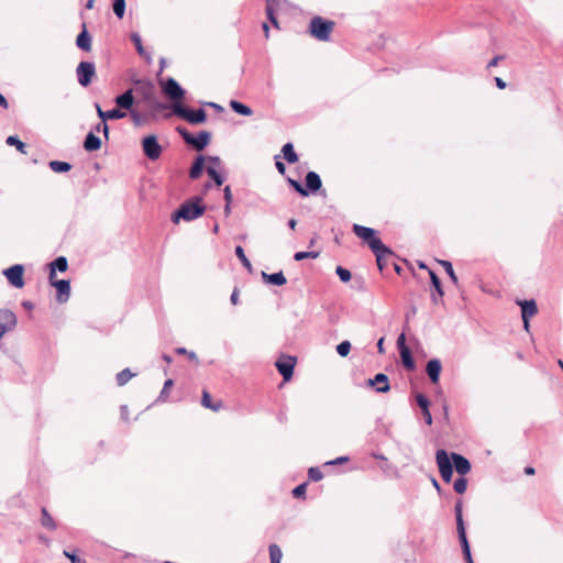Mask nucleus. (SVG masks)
<instances>
[{
  "label": "nucleus",
  "instance_id": "10",
  "mask_svg": "<svg viewBox=\"0 0 563 563\" xmlns=\"http://www.w3.org/2000/svg\"><path fill=\"white\" fill-rule=\"evenodd\" d=\"M24 267L21 264H15L3 271V275L7 277L9 283L15 288H22L24 286L23 280Z\"/></svg>",
  "mask_w": 563,
  "mask_h": 563
},
{
  "label": "nucleus",
  "instance_id": "6",
  "mask_svg": "<svg viewBox=\"0 0 563 563\" xmlns=\"http://www.w3.org/2000/svg\"><path fill=\"white\" fill-rule=\"evenodd\" d=\"M142 148L144 155L151 159L156 161L161 157L163 148L159 145L155 135H147L142 140Z\"/></svg>",
  "mask_w": 563,
  "mask_h": 563
},
{
  "label": "nucleus",
  "instance_id": "52",
  "mask_svg": "<svg viewBox=\"0 0 563 563\" xmlns=\"http://www.w3.org/2000/svg\"><path fill=\"white\" fill-rule=\"evenodd\" d=\"M175 352L177 354H181V355H185V356H188L189 360L194 361V362H198V357H197V354L195 352H189L187 351L185 347H177L175 350Z\"/></svg>",
  "mask_w": 563,
  "mask_h": 563
},
{
  "label": "nucleus",
  "instance_id": "47",
  "mask_svg": "<svg viewBox=\"0 0 563 563\" xmlns=\"http://www.w3.org/2000/svg\"><path fill=\"white\" fill-rule=\"evenodd\" d=\"M336 275L343 283H347L351 280V272L342 266H338L335 269Z\"/></svg>",
  "mask_w": 563,
  "mask_h": 563
},
{
  "label": "nucleus",
  "instance_id": "3",
  "mask_svg": "<svg viewBox=\"0 0 563 563\" xmlns=\"http://www.w3.org/2000/svg\"><path fill=\"white\" fill-rule=\"evenodd\" d=\"M334 22L314 16L310 21L309 30L313 37L319 41H329L330 34L333 31Z\"/></svg>",
  "mask_w": 563,
  "mask_h": 563
},
{
  "label": "nucleus",
  "instance_id": "5",
  "mask_svg": "<svg viewBox=\"0 0 563 563\" xmlns=\"http://www.w3.org/2000/svg\"><path fill=\"white\" fill-rule=\"evenodd\" d=\"M435 460L442 479L445 483L451 482L453 475V465L446 451L442 449L438 450L435 453Z\"/></svg>",
  "mask_w": 563,
  "mask_h": 563
},
{
  "label": "nucleus",
  "instance_id": "42",
  "mask_svg": "<svg viewBox=\"0 0 563 563\" xmlns=\"http://www.w3.org/2000/svg\"><path fill=\"white\" fill-rule=\"evenodd\" d=\"M113 12L119 19H122L125 13V0H114Z\"/></svg>",
  "mask_w": 563,
  "mask_h": 563
},
{
  "label": "nucleus",
  "instance_id": "62",
  "mask_svg": "<svg viewBox=\"0 0 563 563\" xmlns=\"http://www.w3.org/2000/svg\"><path fill=\"white\" fill-rule=\"evenodd\" d=\"M230 300H231V303L234 306L239 303V290L238 289L233 290V292L231 294Z\"/></svg>",
  "mask_w": 563,
  "mask_h": 563
},
{
  "label": "nucleus",
  "instance_id": "25",
  "mask_svg": "<svg viewBox=\"0 0 563 563\" xmlns=\"http://www.w3.org/2000/svg\"><path fill=\"white\" fill-rule=\"evenodd\" d=\"M429 275H430L431 284L437 291V295H432L431 298L434 303H438L444 294L442 286H441V282H440V278L437 276V274L433 271H429Z\"/></svg>",
  "mask_w": 563,
  "mask_h": 563
},
{
  "label": "nucleus",
  "instance_id": "30",
  "mask_svg": "<svg viewBox=\"0 0 563 563\" xmlns=\"http://www.w3.org/2000/svg\"><path fill=\"white\" fill-rule=\"evenodd\" d=\"M282 153L284 155V158L289 163V164H295L298 162V156L294 150V146L291 143H286L283 148H282Z\"/></svg>",
  "mask_w": 563,
  "mask_h": 563
},
{
  "label": "nucleus",
  "instance_id": "57",
  "mask_svg": "<svg viewBox=\"0 0 563 563\" xmlns=\"http://www.w3.org/2000/svg\"><path fill=\"white\" fill-rule=\"evenodd\" d=\"M173 385H174L173 379H167V380L164 383V386H163V389H162V391H161V396H159V397H161V398H164V397L167 395V393H168L169 388H170Z\"/></svg>",
  "mask_w": 563,
  "mask_h": 563
},
{
  "label": "nucleus",
  "instance_id": "56",
  "mask_svg": "<svg viewBox=\"0 0 563 563\" xmlns=\"http://www.w3.org/2000/svg\"><path fill=\"white\" fill-rule=\"evenodd\" d=\"M209 165L208 166H216L217 169H220L222 166V162L220 157L218 156H210L208 157Z\"/></svg>",
  "mask_w": 563,
  "mask_h": 563
},
{
  "label": "nucleus",
  "instance_id": "12",
  "mask_svg": "<svg viewBox=\"0 0 563 563\" xmlns=\"http://www.w3.org/2000/svg\"><path fill=\"white\" fill-rule=\"evenodd\" d=\"M49 282L57 289V301L66 302L70 296V282L66 279L55 280L54 278Z\"/></svg>",
  "mask_w": 563,
  "mask_h": 563
},
{
  "label": "nucleus",
  "instance_id": "50",
  "mask_svg": "<svg viewBox=\"0 0 563 563\" xmlns=\"http://www.w3.org/2000/svg\"><path fill=\"white\" fill-rule=\"evenodd\" d=\"M289 183L294 187V189L301 196L307 197L309 195L308 190L305 187H302L301 184L298 183L297 180L289 179Z\"/></svg>",
  "mask_w": 563,
  "mask_h": 563
},
{
  "label": "nucleus",
  "instance_id": "40",
  "mask_svg": "<svg viewBox=\"0 0 563 563\" xmlns=\"http://www.w3.org/2000/svg\"><path fill=\"white\" fill-rule=\"evenodd\" d=\"M235 255H236V256H238V258L241 261L242 265H243L246 269L251 271V268H252V264H251V262L249 261V258L246 257V255H245L244 250H243V247H242V246H240V245H239V246H236V247H235Z\"/></svg>",
  "mask_w": 563,
  "mask_h": 563
},
{
  "label": "nucleus",
  "instance_id": "29",
  "mask_svg": "<svg viewBox=\"0 0 563 563\" xmlns=\"http://www.w3.org/2000/svg\"><path fill=\"white\" fill-rule=\"evenodd\" d=\"M203 164H205V157L202 155L198 156L195 159V162L190 168V172H189L190 178L197 179L201 175L202 169H203Z\"/></svg>",
  "mask_w": 563,
  "mask_h": 563
},
{
  "label": "nucleus",
  "instance_id": "59",
  "mask_svg": "<svg viewBox=\"0 0 563 563\" xmlns=\"http://www.w3.org/2000/svg\"><path fill=\"white\" fill-rule=\"evenodd\" d=\"M349 461V457L347 456H340V457H336L335 460L333 461H329L325 463V465H336V464H342V463H345Z\"/></svg>",
  "mask_w": 563,
  "mask_h": 563
},
{
  "label": "nucleus",
  "instance_id": "61",
  "mask_svg": "<svg viewBox=\"0 0 563 563\" xmlns=\"http://www.w3.org/2000/svg\"><path fill=\"white\" fill-rule=\"evenodd\" d=\"M405 342H406L405 333H401L397 339V346H398L399 351H401L404 347H407Z\"/></svg>",
  "mask_w": 563,
  "mask_h": 563
},
{
  "label": "nucleus",
  "instance_id": "21",
  "mask_svg": "<svg viewBox=\"0 0 563 563\" xmlns=\"http://www.w3.org/2000/svg\"><path fill=\"white\" fill-rule=\"evenodd\" d=\"M51 271H49V280H52L55 277L56 271L58 272H65L68 268L67 258L65 256H58L56 260H54L49 264Z\"/></svg>",
  "mask_w": 563,
  "mask_h": 563
},
{
  "label": "nucleus",
  "instance_id": "23",
  "mask_svg": "<svg viewBox=\"0 0 563 563\" xmlns=\"http://www.w3.org/2000/svg\"><path fill=\"white\" fill-rule=\"evenodd\" d=\"M305 180L307 190L317 191L322 186L321 178L316 172H308Z\"/></svg>",
  "mask_w": 563,
  "mask_h": 563
},
{
  "label": "nucleus",
  "instance_id": "31",
  "mask_svg": "<svg viewBox=\"0 0 563 563\" xmlns=\"http://www.w3.org/2000/svg\"><path fill=\"white\" fill-rule=\"evenodd\" d=\"M399 353H400L404 366L406 368H408V369H413L415 368V362H413V358L411 356L410 350L408 347H404L401 351H399Z\"/></svg>",
  "mask_w": 563,
  "mask_h": 563
},
{
  "label": "nucleus",
  "instance_id": "34",
  "mask_svg": "<svg viewBox=\"0 0 563 563\" xmlns=\"http://www.w3.org/2000/svg\"><path fill=\"white\" fill-rule=\"evenodd\" d=\"M459 540L461 542L462 551H463V554H464V558H465L466 562L467 563H474V561L472 559V555H471L470 543L467 541L466 534L459 536Z\"/></svg>",
  "mask_w": 563,
  "mask_h": 563
},
{
  "label": "nucleus",
  "instance_id": "64",
  "mask_svg": "<svg viewBox=\"0 0 563 563\" xmlns=\"http://www.w3.org/2000/svg\"><path fill=\"white\" fill-rule=\"evenodd\" d=\"M495 81H496V85H497V87H498L499 89H504V88L506 87V82H505L501 78L496 77V78H495Z\"/></svg>",
  "mask_w": 563,
  "mask_h": 563
},
{
  "label": "nucleus",
  "instance_id": "13",
  "mask_svg": "<svg viewBox=\"0 0 563 563\" xmlns=\"http://www.w3.org/2000/svg\"><path fill=\"white\" fill-rule=\"evenodd\" d=\"M367 385L375 388L377 393H387L390 389L388 376L383 373H378L374 378H369Z\"/></svg>",
  "mask_w": 563,
  "mask_h": 563
},
{
  "label": "nucleus",
  "instance_id": "45",
  "mask_svg": "<svg viewBox=\"0 0 563 563\" xmlns=\"http://www.w3.org/2000/svg\"><path fill=\"white\" fill-rule=\"evenodd\" d=\"M351 351V343L350 341H342L336 345V352L340 356L345 357L349 355Z\"/></svg>",
  "mask_w": 563,
  "mask_h": 563
},
{
  "label": "nucleus",
  "instance_id": "37",
  "mask_svg": "<svg viewBox=\"0 0 563 563\" xmlns=\"http://www.w3.org/2000/svg\"><path fill=\"white\" fill-rule=\"evenodd\" d=\"M283 558V552L277 544L269 545V559L271 563H280Z\"/></svg>",
  "mask_w": 563,
  "mask_h": 563
},
{
  "label": "nucleus",
  "instance_id": "19",
  "mask_svg": "<svg viewBox=\"0 0 563 563\" xmlns=\"http://www.w3.org/2000/svg\"><path fill=\"white\" fill-rule=\"evenodd\" d=\"M521 307L522 319H530L538 312V307L534 300L518 301Z\"/></svg>",
  "mask_w": 563,
  "mask_h": 563
},
{
  "label": "nucleus",
  "instance_id": "49",
  "mask_svg": "<svg viewBox=\"0 0 563 563\" xmlns=\"http://www.w3.org/2000/svg\"><path fill=\"white\" fill-rule=\"evenodd\" d=\"M177 132L181 135V137L184 139V141L187 144H189V145L191 144V141L194 140V135L191 133H189L186 128L178 126Z\"/></svg>",
  "mask_w": 563,
  "mask_h": 563
},
{
  "label": "nucleus",
  "instance_id": "43",
  "mask_svg": "<svg viewBox=\"0 0 563 563\" xmlns=\"http://www.w3.org/2000/svg\"><path fill=\"white\" fill-rule=\"evenodd\" d=\"M320 255V252H317V251H309V252H297L295 253L294 255V258L295 261H302V260H306V258H318Z\"/></svg>",
  "mask_w": 563,
  "mask_h": 563
},
{
  "label": "nucleus",
  "instance_id": "26",
  "mask_svg": "<svg viewBox=\"0 0 563 563\" xmlns=\"http://www.w3.org/2000/svg\"><path fill=\"white\" fill-rule=\"evenodd\" d=\"M454 511H455V519H456L457 536H464V534H466V531H465V526H464V521H463L462 503L461 501L456 503V505L454 507Z\"/></svg>",
  "mask_w": 563,
  "mask_h": 563
},
{
  "label": "nucleus",
  "instance_id": "48",
  "mask_svg": "<svg viewBox=\"0 0 563 563\" xmlns=\"http://www.w3.org/2000/svg\"><path fill=\"white\" fill-rule=\"evenodd\" d=\"M309 478L313 482H319L323 478V474L319 467H310L308 471Z\"/></svg>",
  "mask_w": 563,
  "mask_h": 563
},
{
  "label": "nucleus",
  "instance_id": "58",
  "mask_svg": "<svg viewBox=\"0 0 563 563\" xmlns=\"http://www.w3.org/2000/svg\"><path fill=\"white\" fill-rule=\"evenodd\" d=\"M223 197H224V201L228 202V205L232 203V191H231L230 186L224 187Z\"/></svg>",
  "mask_w": 563,
  "mask_h": 563
},
{
  "label": "nucleus",
  "instance_id": "63",
  "mask_svg": "<svg viewBox=\"0 0 563 563\" xmlns=\"http://www.w3.org/2000/svg\"><path fill=\"white\" fill-rule=\"evenodd\" d=\"M95 108L97 111L98 117L101 119V121H104L106 111H103L99 103H95Z\"/></svg>",
  "mask_w": 563,
  "mask_h": 563
},
{
  "label": "nucleus",
  "instance_id": "54",
  "mask_svg": "<svg viewBox=\"0 0 563 563\" xmlns=\"http://www.w3.org/2000/svg\"><path fill=\"white\" fill-rule=\"evenodd\" d=\"M95 131L102 132L106 139L109 137V126L106 121H101L100 123H98L95 128Z\"/></svg>",
  "mask_w": 563,
  "mask_h": 563
},
{
  "label": "nucleus",
  "instance_id": "7",
  "mask_svg": "<svg viewBox=\"0 0 563 563\" xmlns=\"http://www.w3.org/2000/svg\"><path fill=\"white\" fill-rule=\"evenodd\" d=\"M76 75L78 82L82 87L89 86L96 75L95 64L91 62H80L76 68Z\"/></svg>",
  "mask_w": 563,
  "mask_h": 563
},
{
  "label": "nucleus",
  "instance_id": "46",
  "mask_svg": "<svg viewBox=\"0 0 563 563\" xmlns=\"http://www.w3.org/2000/svg\"><path fill=\"white\" fill-rule=\"evenodd\" d=\"M453 487L457 494H464L467 488V481L464 477H459L455 479Z\"/></svg>",
  "mask_w": 563,
  "mask_h": 563
},
{
  "label": "nucleus",
  "instance_id": "22",
  "mask_svg": "<svg viewBox=\"0 0 563 563\" xmlns=\"http://www.w3.org/2000/svg\"><path fill=\"white\" fill-rule=\"evenodd\" d=\"M101 147V140L93 132H89L84 141V148L87 152H95Z\"/></svg>",
  "mask_w": 563,
  "mask_h": 563
},
{
  "label": "nucleus",
  "instance_id": "11",
  "mask_svg": "<svg viewBox=\"0 0 563 563\" xmlns=\"http://www.w3.org/2000/svg\"><path fill=\"white\" fill-rule=\"evenodd\" d=\"M164 93L172 100H180L185 96V90L180 87V85L174 79L168 78L162 86Z\"/></svg>",
  "mask_w": 563,
  "mask_h": 563
},
{
  "label": "nucleus",
  "instance_id": "20",
  "mask_svg": "<svg viewBox=\"0 0 563 563\" xmlns=\"http://www.w3.org/2000/svg\"><path fill=\"white\" fill-rule=\"evenodd\" d=\"M211 134L208 131H201L197 134V136H194L190 145L197 151H201L209 144Z\"/></svg>",
  "mask_w": 563,
  "mask_h": 563
},
{
  "label": "nucleus",
  "instance_id": "33",
  "mask_svg": "<svg viewBox=\"0 0 563 563\" xmlns=\"http://www.w3.org/2000/svg\"><path fill=\"white\" fill-rule=\"evenodd\" d=\"M41 523L44 528L48 530H55L56 528L55 521L46 508L42 509Z\"/></svg>",
  "mask_w": 563,
  "mask_h": 563
},
{
  "label": "nucleus",
  "instance_id": "41",
  "mask_svg": "<svg viewBox=\"0 0 563 563\" xmlns=\"http://www.w3.org/2000/svg\"><path fill=\"white\" fill-rule=\"evenodd\" d=\"M134 375L131 373L129 368H125L118 373L117 383L119 386L125 385Z\"/></svg>",
  "mask_w": 563,
  "mask_h": 563
},
{
  "label": "nucleus",
  "instance_id": "2",
  "mask_svg": "<svg viewBox=\"0 0 563 563\" xmlns=\"http://www.w3.org/2000/svg\"><path fill=\"white\" fill-rule=\"evenodd\" d=\"M353 232L368 244L376 257L379 258L382 253L387 251V246L380 241V239L375 236L374 229L361 224H354Z\"/></svg>",
  "mask_w": 563,
  "mask_h": 563
},
{
  "label": "nucleus",
  "instance_id": "39",
  "mask_svg": "<svg viewBox=\"0 0 563 563\" xmlns=\"http://www.w3.org/2000/svg\"><path fill=\"white\" fill-rule=\"evenodd\" d=\"M125 117H126V113L123 112L121 109H119V108L112 109V110L106 111L104 121L107 122L108 120H120Z\"/></svg>",
  "mask_w": 563,
  "mask_h": 563
},
{
  "label": "nucleus",
  "instance_id": "51",
  "mask_svg": "<svg viewBox=\"0 0 563 563\" xmlns=\"http://www.w3.org/2000/svg\"><path fill=\"white\" fill-rule=\"evenodd\" d=\"M131 40L133 41L137 53L139 54H143L144 53V48H143V45H142L141 36L137 33H132Z\"/></svg>",
  "mask_w": 563,
  "mask_h": 563
},
{
  "label": "nucleus",
  "instance_id": "1",
  "mask_svg": "<svg viewBox=\"0 0 563 563\" xmlns=\"http://www.w3.org/2000/svg\"><path fill=\"white\" fill-rule=\"evenodd\" d=\"M202 201L203 199L200 196H196L192 199L185 201L180 205L179 209L173 213L172 221L174 223H178L180 219L185 221H192L200 218L206 211V207Z\"/></svg>",
  "mask_w": 563,
  "mask_h": 563
},
{
  "label": "nucleus",
  "instance_id": "28",
  "mask_svg": "<svg viewBox=\"0 0 563 563\" xmlns=\"http://www.w3.org/2000/svg\"><path fill=\"white\" fill-rule=\"evenodd\" d=\"M230 107L234 112H236L241 115L250 117L253 114V110L249 106H246L240 101L231 100Z\"/></svg>",
  "mask_w": 563,
  "mask_h": 563
},
{
  "label": "nucleus",
  "instance_id": "17",
  "mask_svg": "<svg viewBox=\"0 0 563 563\" xmlns=\"http://www.w3.org/2000/svg\"><path fill=\"white\" fill-rule=\"evenodd\" d=\"M416 401H417L418 406L421 408L426 423L428 426H431L432 424V416L429 410L430 402H429L428 398L423 394H417Z\"/></svg>",
  "mask_w": 563,
  "mask_h": 563
},
{
  "label": "nucleus",
  "instance_id": "53",
  "mask_svg": "<svg viewBox=\"0 0 563 563\" xmlns=\"http://www.w3.org/2000/svg\"><path fill=\"white\" fill-rule=\"evenodd\" d=\"M306 489H307V484L306 483H302L300 485H298L297 487L294 488L292 490V495L294 497L296 498H301V497H305L306 495Z\"/></svg>",
  "mask_w": 563,
  "mask_h": 563
},
{
  "label": "nucleus",
  "instance_id": "35",
  "mask_svg": "<svg viewBox=\"0 0 563 563\" xmlns=\"http://www.w3.org/2000/svg\"><path fill=\"white\" fill-rule=\"evenodd\" d=\"M201 404L203 407L213 411H218L221 408V402L213 404L211 401L210 394L207 390H203L202 393Z\"/></svg>",
  "mask_w": 563,
  "mask_h": 563
},
{
  "label": "nucleus",
  "instance_id": "8",
  "mask_svg": "<svg viewBox=\"0 0 563 563\" xmlns=\"http://www.w3.org/2000/svg\"><path fill=\"white\" fill-rule=\"evenodd\" d=\"M297 358L290 355H282L275 363L277 371L283 376L284 380H289L294 374V367Z\"/></svg>",
  "mask_w": 563,
  "mask_h": 563
},
{
  "label": "nucleus",
  "instance_id": "36",
  "mask_svg": "<svg viewBox=\"0 0 563 563\" xmlns=\"http://www.w3.org/2000/svg\"><path fill=\"white\" fill-rule=\"evenodd\" d=\"M5 142L8 145L15 146L20 153L26 154V145L22 141H20L18 136L10 135L7 137Z\"/></svg>",
  "mask_w": 563,
  "mask_h": 563
},
{
  "label": "nucleus",
  "instance_id": "18",
  "mask_svg": "<svg viewBox=\"0 0 563 563\" xmlns=\"http://www.w3.org/2000/svg\"><path fill=\"white\" fill-rule=\"evenodd\" d=\"M114 101L119 109L130 110L134 102L132 89H129L125 92H123L122 95L115 97Z\"/></svg>",
  "mask_w": 563,
  "mask_h": 563
},
{
  "label": "nucleus",
  "instance_id": "16",
  "mask_svg": "<svg viewBox=\"0 0 563 563\" xmlns=\"http://www.w3.org/2000/svg\"><path fill=\"white\" fill-rule=\"evenodd\" d=\"M142 95L144 99L151 104L155 106L156 108H164L163 104L158 103L155 98V88L152 82H146L142 85L141 87Z\"/></svg>",
  "mask_w": 563,
  "mask_h": 563
},
{
  "label": "nucleus",
  "instance_id": "15",
  "mask_svg": "<svg viewBox=\"0 0 563 563\" xmlns=\"http://www.w3.org/2000/svg\"><path fill=\"white\" fill-rule=\"evenodd\" d=\"M442 365L438 358H432L427 363L426 372L433 384H437L440 379Z\"/></svg>",
  "mask_w": 563,
  "mask_h": 563
},
{
  "label": "nucleus",
  "instance_id": "24",
  "mask_svg": "<svg viewBox=\"0 0 563 563\" xmlns=\"http://www.w3.org/2000/svg\"><path fill=\"white\" fill-rule=\"evenodd\" d=\"M262 278L264 282L276 285V286H283L286 284V277L284 276L283 272L274 273V274H267L265 272H262Z\"/></svg>",
  "mask_w": 563,
  "mask_h": 563
},
{
  "label": "nucleus",
  "instance_id": "32",
  "mask_svg": "<svg viewBox=\"0 0 563 563\" xmlns=\"http://www.w3.org/2000/svg\"><path fill=\"white\" fill-rule=\"evenodd\" d=\"M49 168L55 173H66L71 169V165L67 162L51 161Z\"/></svg>",
  "mask_w": 563,
  "mask_h": 563
},
{
  "label": "nucleus",
  "instance_id": "44",
  "mask_svg": "<svg viewBox=\"0 0 563 563\" xmlns=\"http://www.w3.org/2000/svg\"><path fill=\"white\" fill-rule=\"evenodd\" d=\"M439 263L443 266L448 275L450 276L451 280L456 284L457 283V276L454 273L452 263L449 261H439Z\"/></svg>",
  "mask_w": 563,
  "mask_h": 563
},
{
  "label": "nucleus",
  "instance_id": "9",
  "mask_svg": "<svg viewBox=\"0 0 563 563\" xmlns=\"http://www.w3.org/2000/svg\"><path fill=\"white\" fill-rule=\"evenodd\" d=\"M18 320L15 313L10 309H0V340L5 333L16 327Z\"/></svg>",
  "mask_w": 563,
  "mask_h": 563
},
{
  "label": "nucleus",
  "instance_id": "60",
  "mask_svg": "<svg viewBox=\"0 0 563 563\" xmlns=\"http://www.w3.org/2000/svg\"><path fill=\"white\" fill-rule=\"evenodd\" d=\"M391 254V251L387 247V251L382 253V256L379 257H376V262H377V265L379 267V269L382 271L383 269V260L386 257V256H389Z\"/></svg>",
  "mask_w": 563,
  "mask_h": 563
},
{
  "label": "nucleus",
  "instance_id": "27",
  "mask_svg": "<svg viewBox=\"0 0 563 563\" xmlns=\"http://www.w3.org/2000/svg\"><path fill=\"white\" fill-rule=\"evenodd\" d=\"M76 44L79 48L86 52L91 49V37L85 27L82 32L77 36Z\"/></svg>",
  "mask_w": 563,
  "mask_h": 563
},
{
  "label": "nucleus",
  "instance_id": "14",
  "mask_svg": "<svg viewBox=\"0 0 563 563\" xmlns=\"http://www.w3.org/2000/svg\"><path fill=\"white\" fill-rule=\"evenodd\" d=\"M450 459L454 463V467L460 475H466L471 471L470 461L459 453H452Z\"/></svg>",
  "mask_w": 563,
  "mask_h": 563
},
{
  "label": "nucleus",
  "instance_id": "55",
  "mask_svg": "<svg viewBox=\"0 0 563 563\" xmlns=\"http://www.w3.org/2000/svg\"><path fill=\"white\" fill-rule=\"evenodd\" d=\"M64 555L69 559V561L71 563H84L85 561H82L76 553L74 552H68V551H64Z\"/></svg>",
  "mask_w": 563,
  "mask_h": 563
},
{
  "label": "nucleus",
  "instance_id": "38",
  "mask_svg": "<svg viewBox=\"0 0 563 563\" xmlns=\"http://www.w3.org/2000/svg\"><path fill=\"white\" fill-rule=\"evenodd\" d=\"M207 174L213 179L217 186H221L224 181L222 175L219 173V169L216 166H207Z\"/></svg>",
  "mask_w": 563,
  "mask_h": 563
},
{
  "label": "nucleus",
  "instance_id": "4",
  "mask_svg": "<svg viewBox=\"0 0 563 563\" xmlns=\"http://www.w3.org/2000/svg\"><path fill=\"white\" fill-rule=\"evenodd\" d=\"M173 112L191 124L203 123L207 119V113L203 109L191 110L179 102L173 104Z\"/></svg>",
  "mask_w": 563,
  "mask_h": 563
}]
</instances>
